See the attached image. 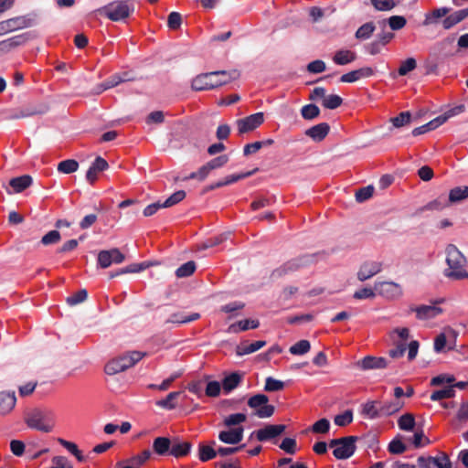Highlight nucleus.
Wrapping results in <instances>:
<instances>
[{
    "label": "nucleus",
    "instance_id": "nucleus-1",
    "mask_svg": "<svg viewBox=\"0 0 468 468\" xmlns=\"http://www.w3.org/2000/svg\"><path fill=\"white\" fill-rule=\"evenodd\" d=\"M239 76L238 70H218L201 73L192 80L191 88L196 91L213 90L236 80Z\"/></svg>",
    "mask_w": 468,
    "mask_h": 468
},
{
    "label": "nucleus",
    "instance_id": "nucleus-2",
    "mask_svg": "<svg viewBox=\"0 0 468 468\" xmlns=\"http://www.w3.org/2000/svg\"><path fill=\"white\" fill-rule=\"evenodd\" d=\"M135 6L131 0H114L99 8L97 12L113 22H125L132 14Z\"/></svg>",
    "mask_w": 468,
    "mask_h": 468
},
{
    "label": "nucleus",
    "instance_id": "nucleus-3",
    "mask_svg": "<svg viewBox=\"0 0 468 468\" xmlns=\"http://www.w3.org/2000/svg\"><path fill=\"white\" fill-rule=\"evenodd\" d=\"M446 262L448 269L444 271V275L452 280L468 279V271L463 267L466 259L455 245L450 244L446 248Z\"/></svg>",
    "mask_w": 468,
    "mask_h": 468
},
{
    "label": "nucleus",
    "instance_id": "nucleus-4",
    "mask_svg": "<svg viewBox=\"0 0 468 468\" xmlns=\"http://www.w3.org/2000/svg\"><path fill=\"white\" fill-rule=\"evenodd\" d=\"M26 424L41 432H51L56 424L55 414L51 410L35 409L25 417Z\"/></svg>",
    "mask_w": 468,
    "mask_h": 468
},
{
    "label": "nucleus",
    "instance_id": "nucleus-5",
    "mask_svg": "<svg viewBox=\"0 0 468 468\" xmlns=\"http://www.w3.org/2000/svg\"><path fill=\"white\" fill-rule=\"evenodd\" d=\"M315 261L314 255H304L296 259L290 260L279 268L272 271L271 278L272 280L280 279L292 272L297 271L302 268L309 266Z\"/></svg>",
    "mask_w": 468,
    "mask_h": 468
},
{
    "label": "nucleus",
    "instance_id": "nucleus-6",
    "mask_svg": "<svg viewBox=\"0 0 468 468\" xmlns=\"http://www.w3.org/2000/svg\"><path fill=\"white\" fill-rule=\"evenodd\" d=\"M464 111L463 105H459L454 108H452L445 112L443 114L439 115L438 117L434 118L433 120L430 121L429 122L420 126L416 127L412 130L411 133L413 136H419L420 134H424L430 131L435 130L444 122H446L451 117H453Z\"/></svg>",
    "mask_w": 468,
    "mask_h": 468
},
{
    "label": "nucleus",
    "instance_id": "nucleus-7",
    "mask_svg": "<svg viewBox=\"0 0 468 468\" xmlns=\"http://www.w3.org/2000/svg\"><path fill=\"white\" fill-rule=\"evenodd\" d=\"M268 402L269 398L265 394H256L248 399V406L254 410L255 416L266 419L271 417L275 411L274 406Z\"/></svg>",
    "mask_w": 468,
    "mask_h": 468
},
{
    "label": "nucleus",
    "instance_id": "nucleus-8",
    "mask_svg": "<svg viewBox=\"0 0 468 468\" xmlns=\"http://www.w3.org/2000/svg\"><path fill=\"white\" fill-rule=\"evenodd\" d=\"M34 19L29 16H15L0 22V36L32 27Z\"/></svg>",
    "mask_w": 468,
    "mask_h": 468
},
{
    "label": "nucleus",
    "instance_id": "nucleus-9",
    "mask_svg": "<svg viewBox=\"0 0 468 468\" xmlns=\"http://www.w3.org/2000/svg\"><path fill=\"white\" fill-rule=\"evenodd\" d=\"M358 441L356 436L342 437V442L333 450V455L337 460H346L354 455L356 450V442Z\"/></svg>",
    "mask_w": 468,
    "mask_h": 468
},
{
    "label": "nucleus",
    "instance_id": "nucleus-10",
    "mask_svg": "<svg viewBox=\"0 0 468 468\" xmlns=\"http://www.w3.org/2000/svg\"><path fill=\"white\" fill-rule=\"evenodd\" d=\"M264 122L263 112H256L245 118L237 120V127L239 133H246L254 131Z\"/></svg>",
    "mask_w": 468,
    "mask_h": 468
},
{
    "label": "nucleus",
    "instance_id": "nucleus-11",
    "mask_svg": "<svg viewBox=\"0 0 468 468\" xmlns=\"http://www.w3.org/2000/svg\"><path fill=\"white\" fill-rule=\"evenodd\" d=\"M374 290L378 294L388 299H394L402 295L401 286L394 282H375Z\"/></svg>",
    "mask_w": 468,
    "mask_h": 468
},
{
    "label": "nucleus",
    "instance_id": "nucleus-12",
    "mask_svg": "<svg viewBox=\"0 0 468 468\" xmlns=\"http://www.w3.org/2000/svg\"><path fill=\"white\" fill-rule=\"evenodd\" d=\"M286 426L283 424H268L264 428L252 431L259 441H266L280 436L284 432Z\"/></svg>",
    "mask_w": 468,
    "mask_h": 468
},
{
    "label": "nucleus",
    "instance_id": "nucleus-13",
    "mask_svg": "<svg viewBox=\"0 0 468 468\" xmlns=\"http://www.w3.org/2000/svg\"><path fill=\"white\" fill-rule=\"evenodd\" d=\"M124 259V255L118 249L101 250L98 254V264L105 269L110 267L112 263H122Z\"/></svg>",
    "mask_w": 468,
    "mask_h": 468
},
{
    "label": "nucleus",
    "instance_id": "nucleus-14",
    "mask_svg": "<svg viewBox=\"0 0 468 468\" xmlns=\"http://www.w3.org/2000/svg\"><path fill=\"white\" fill-rule=\"evenodd\" d=\"M382 262L380 261H365L360 266L357 271V279L360 282H365L382 271Z\"/></svg>",
    "mask_w": 468,
    "mask_h": 468
},
{
    "label": "nucleus",
    "instance_id": "nucleus-15",
    "mask_svg": "<svg viewBox=\"0 0 468 468\" xmlns=\"http://www.w3.org/2000/svg\"><path fill=\"white\" fill-rule=\"evenodd\" d=\"M244 429L241 426L230 428L228 431H221L218 433V440L226 444H238L243 439Z\"/></svg>",
    "mask_w": 468,
    "mask_h": 468
},
{
    "label": "nucleus",
    "instance_id": "nucleus-16",
    "mask_svg": "<svg viewBox=\"0 0 468 468\" xmlns=\"http://www.w3.org/2000/svg\"><path fill=\"white\" fill-rule=\"evenodd\" d=\"M108 167L109 165L107 161L101 156H97L86 173L87 181L91 185L94 184L98 178V175L108 169Z\"/></svg>",
    "mask_w": 468,
    "mask_h": 468
},
{
    "label": "nucleus",
    "instance_id": "nucleus-17",
    "mask_svg": "<svg viewBox=\"0 0 468 468\" xmlns=\"http://www.w3.org/2000/svg\"><path fill=\"white\" fill-rule=\"evenodd\" d=\"M330 126L327 122H320L305 130L304 134L314 142H322L329 133Z\"/></svg>",
    "mask_w": 468,
    "mask_h": 468
},
{
    "label": "nucleus",
    "instance_id": "nucleus-18",
    "mask_svg": "<svg viewBox=\"0 0 468 468\" xmlns=\"http://www.w3.org/2000/svg\"><path fill=\"white\" fill-rule=\"evenodd\" d=\"M410 311L415 312L417 318L420 320L431 319L442 313V309L435 305H420L411 307Z\"/></svg>",
    "mask_w": 468,
    "mask_h": 468
},
{
    "label": "nucleus",
    "instance_id": "nucleus-19",
    "mask_svg": "<svg viewBox=\"0 0 468 468\" xmlns=\"http://www.w3.org/2000/svg\"><path fill=\"white\" fill-rule=\"evenodd\" d=\"M191 449L192 443L190 441H182L178 438H174L170 448V455L175 458H182L188 455Z\"/></svg>",
    "mask_w": 468,
    "mask_h": 468
},
{
    "label": "nucleus",
    "instance_id": "nucleus-20",
    "mask_svg": "<svg viewBox=\"0 0 468 468\" xmlns=\"http://www.w3.org/2000/svg\"><path fill=\"white\" fill-rule=\"evenodd\" d=\"M357 365L360 368L364 370L380 369L387 367L388 361L384 357L367 356H365L363 359L359 360L357 362Z\"/></svg>",
    "mask_w": 468,
    "mask_h": 468
},
{
    "label": "nucleus",
    "instance_id": "nucleus-21",
    "mask_svg": "<svg viewBox=\"0 0 468 468\" xmlns=\"http://www.w3.org/2000/svg\"><path fill=\"white\" fill-rule=\"evenodd\" d=\"M16 398L15 392H0V414L6 415L15 408Z\"/></svg>",
    "mask_w": 468,
    "mask_h": 468
},
{
    "label": "nucleus",
    "instance_id": "nucleus-22",
    "mask_svg": "<svg viewBox=\"0 0 468 468\" xmlns=\"http://www.w3.org/2000/svg\"><path fill=\"white\" fill-rule=\"evenodd\" d=\"M217 442L215 441H209L208 444L200 442L198 444V458L201 462H208L218 455V449H215Z\"/></svg>",
    "mask_w": 468,
    "mask_h": 468
},
{
    "label": "nucleus",
    "instance_id": "nucleus-23",
    "mask_svg": "<svg viewBox=\"0 0 468 468\" xmlns=\"http://www.w3.org/2000/svg\"><path fill=\"white\" fill-rule=\"evenodd\" d=\"M468 17V7L453 12L442 20V27L448 30Z\"/></svg>",
    "mask_w": 468,
    "mask_h": 468
},
{
    "label": "nucleus",
    "instance_id": "nucleus-24",
    "mask_svg": "<svg viewBox=\"0 0 468 468\" xmlns=\"http://www.w3.org/2000/svg\"><path fill=\"white\" fill-rule=\"evenodd\" d=\"M266 346V341L259 340L255 341L253 343L249 344L247 341L241 342L239 346L236 347V355L239 356H242L245 355H249L251 353H254L263 346Z\"/></svg>",
    "mask_w": 468,
    "mask_h": 468
},
{
    "label": "nucleus",
    "instance_id": "nucleus-25",
    "mask_svg": "<svg viewBox=\"0 0 468 468\" xmlns=\"http://www.w3.org/2000/svg\"><path fill=\"white\" fill-rule=\"evenodd\" d=\"M33 183V178L29 175H23L21 176L10 179L9 186L13 188L14 193H21L28 188Z\"/></svg>",
    "mask_w": 468,
    "mask_h": 468
},
{
    "label": "nucleus",
    "instance_id": "nucleus-26",
    "mask_svg": "<svg viewBox=\"0 0 468 468\" xmlns=\"http://www.w3.org/2000/svg\"><path fill=\"white\" fill-rule=\"evenodd\" d=\"M146 356L145 352L140 351H128L119 356L122 365L126 366V370L133 367L136 363L142 360Z\"/></svg>",
    "mask_w": 468,
    "mask_h": 468
},
{
    "label": "nucleus",
    "instance_id": "nucleus-27",
    "mask_svg": "<svg viewBox=\"0 0 468 468\" xmlns=\"http://www.w3.org/2000/svg\"><path fill=\"white\" fill-rule=\"evenodd\" d=\"M172 440L167 437H157L153 441V451L154 453L164 456L170 454Z\"/></svg>",
    "mask_w": 468,
    "mask_h": 468
},
{
    "label": "nucleus",
    "instance_id": "nucleus-28",
    "mask_svg": "<svg viewBox=\"0 0 468 468\" xmlns=\"http://www.w3.org/2000/svg\"><path fill=\"white\" fill-rule=\"evenodd\" d=\"M200 318V314L198 313H192L190 314H185L184 313H176L170 315V317L165 321V324H187L194 322Z\"/></svg>",
    "mask_w": 468,
    "mask_h": 468
},
{
    "label": "nucleus",
    "instance_id": "nucleus-29",
    "mask_svg": "<svg viewBox=\"0 0 468 468\" xmlns=\"http://www.w3.org/2000/svg\"><path fill=\"white\" fill-rule=\"evenodd\" d=\"M356 59V53L348 49H339L333 57L334 63L341 66L352 63Z\"/></svg>",
    "mask_w": 468,
    "mask_h": 468
},
{
    "label": "nucleus",
    "instance_id": "nucleus-30",
    "mask_svg": "<svg viewBox=\"0 0 468 468\" xmlns=\"http://www.w3.org/2000/svg\"><path fill=\"white\" fill-rule=\"evenodd\" d=\"M260 325V322L258 320L253 319H245L239 321L238 323L232 324L229 325L228 332L229 333H239L240 331H246L249 329H256Z\"/></svg>",
    "mask_w": 468,
    "mask_h": 468
},
{
    "label": "nucleus",
    "instance_id": "nucleus-31",
    "mask_svg": "<svg viewBox=\"0 0 468 468\" xmlns=\"http://www.w3.org/2000/svg\"><path fill=\"white\" fill-rule=\"evenodd\" d=\"M449 7H441L433 9L431 13H427L425 15V18L423 20V26L435 25L438 23V20L443 16H446L450 12Z\"/></svg>",
    "mask_w": 468,
    "mask_h": 468
},
{
    "label": "nucleus",
    "instance_id": "nucleus-32",
    "mask_svg": "<svg viewBox=\"0 0 468 468\" xmlns=\"http://www.w3.org/2000/svg\"><path fill=\"white\" fill-rule=\"evenodd\" d=\"M180 396H181V392L180 391L170 392L165 397V399L157 400L155 402V405L160 407V408H162V409H165V410H172L176 408V406H177L176 400H177V399Z\"/></svg>",
    "mask_w": 468,
    "mask_h": 468
},
{
    "label": "nucleus",
    "instance_id": "nucleus-33",
    "mask_svg": "<svg viewBox=\"0 0 468 468\" xmlns=\"http://www.w3.org/2000/svg\"><path fill=\"white\" fill-rule=\"evenodd\" d=\"M403 406L404 402L400 399H394L392 401L385 402L380 405V413L382 417L390 416L400 410Z\"/></svg>",
    "mask_w": 468,
    "mask_h": 468
},
{
    "label": "nucleus",
    "instance_id": "nucleus-34",
    "mask_svg": "<svg viewBox=\"0 0 468 468\" xmlns=\"http://www.w3.org/2000/svg\"><path fill=\"white\" fill-rule=\"evenodd\" d=\"M241 375L238 372H233L229 376L225 377L222 380V388L226 393L235 389L241 382Z\"/></svg>",
    "mask_w": 468,
    "mask_h": 468
},
{
    "label": "nucleus",
    "instance_id": "nucleus-35",
    "mask_svg": "<svg viewBox=\"0 0 468 468\" xmlns=\"http://www.w3.org/2000/svg\"><path fill=\"white\" fill-rule=\"evenodd\" d=\"M468 197V186H456L450 190L449 204L461 202Z\"/></svg>",
    "mask_w": 468,
    "mask_h": 468
},
{
    "label": "nucleus",
    "instance_id": "nucleus-36",
    "mask_svg": "<svg viewBox=\"0 0 468 468\" xmlns=\"http://www.w3.org/2000/svg\"><path fill=\"white\" fill-rule=\"evenodd\" d=\"M362 414L369 419H377L382 417L380 413V405L377 401H367L363 405Z\"/></svg>",
    "mask_w": 468,
    "mask_h": 468
},
{
    "label": "nucleus",
    "instance_id": "nucleus-37",
    "mask_svg": "<svg viewBox=\"0 0 468 468\" xmlns=\"http://www.w3.org/2000/svg\"><path fill=\"white\" fill-rule=\"evenodd\" d=\"M130 79L128 78V73L123 72L122 74H114L109 77L102 84V90H106L108 89L113 88L119 85L122 82L128 81Z\"/></svg>",
    "mask_w": 468,
    "mask_h": 468
},
{
    "label": "nucleus",
    "instance_id": "nucleus-38",
    "mask_svg": "<svg viewBox=\"0 0 468 468\" xmlns=\"http://www.w3.org/2000/svg\"><path fill=\"white\" fill-rule=\"evenodd\" d=\"M126 370V366L122 365L119 356L109 361L104 367L107 375H115Z\"/></svg>",
    "mask_w": 468,
    "mask_h": 468
},
{
    "label": "nucleus",
    "instance_id": "nucleus-39",
    "mask_svg": "<svg viewBox=\"0 0 468 468\" xmlns=\"http://www.w3.org/2000/svg\"><path fill=\"white\" fill-rule=\"evenodd\" d=\"M197 269L196 262L193 261H189L180 267H178L176 271V276L177 278H186L191 276Z\"/></svg>",
    "mask_w": 468,
    "mask_h": 468
},
{
    "label": "nucleus",
    "instance_id": "nucleus-40",
    "mask_svg": "<svg viewBox=\"0 0 468 468\" xmlns=\"http://www.w3.org/2000/svg\"><path fill=\"white\" fill-rule=\"evenodd\" d=\"M375 29L376 27L373 22L365 23L356 30L355 37L361 40L368 39L372 36Z\"/></svg>",
    "mask_w": 468,
    "mask_h": 468
},
{
    "label": "nucleus",
    "instance_id": "nucleus-41",
    "mask_svg": "<svg viewBox=\"0 0 468 468\" xmlns=\"http://www.w3.org/2000/svg\"><path fill=\"white\" fill-rule=\"evenodd\" d=\"M320 114V109L315 104H306L301 109V115L304 120H314L317 118Z\"/></svg>",
    "mask_w": 468,
    "mask_h": 468
},
{
    "label": "nucleus",
    "instance_id": "nucleus-42",
    "mask_svg": "<svg viewBox=\"0 0 468 468\" xmlns=\"http://www.w3.org/2000/svg\"><path fill=\"white\" fill-rule=\"evenodd\" d=\"M455 396V390L453 387L448 386L442 389L435 390L431 395V399L432 401H439L444 399H451Z\"/></svg>",
    "mask_w": 468,
    "mask_h": 468
},
{
    "label": "nucleus",
    "instance_id": "nucleus-43",
    "mask_svg": "<svg viewBox=\"0 0 468 468\" xmlns=\"http://www.w3.org/2000/svg\"><path fill=\"white\" fill-rule=\"evenodd\" d=\"M79 163L74 159H67L58 163V171L63 174H71L78 170Z\"/></svg>",
    "mask_w": 468,
    "mask_h": 468
},
{
    "label": "nucleus",
    "instance_id": "nucleus-44",
    "mask_svg": "<svg viewBox=\"0 0 468 468\" xmlns=\"http://www.w3.org/2000/svg\"><path fill=\"white\" fill-rule=\"evenodd\" d=\"M398 425L402 431H412L415 426L414 416L410 413H406L399 417L398 420Z\"/></svg>",
    "mask_w": 468,
    "mask_h": 468
},
{
    "label": "nucleus",
    "instance_id": "nucleus-45",
    "mask_svg": "<svg viewBox=\"0 0 468 468\" xmlns=\"http://www.w3.org/2000/svg\"><path fill=\"white\" fill-rule=\"evenodd\" d=\"M47 111H48V108L46 106H40L39 108L27 107V108L21 110L13 118L19 119V118L30 117V116L37 115V114H43Z\"/></svg>",
    "mask_w": 468,
    "mask_h": 468
},
{
    "label": "nucleus",
    "instance_id": "nucleus-46",
    "mask_svg": "<svg viewBox=\"0 0 468 468\" xmlns=\"http://www.w3.org/2000/svg\"><path fill=\"white\" fill-rule=\"evenodd\" d=\"M411 121V113L410 112H402L398 116L390 119L393 127L400 128L410 124Z\"/></svg>",
    "mask_w": 468,
    "mask_h": 468
},
{
    "label": "nucleus",
    "instance_id": "nucleus-47",
    "mask_svg": "<svg viewBox=\"0 0 468 468\" xmlns=\"http://www.w3.org/2000/svg\"><path fill=\"white\" fill-rule=\"evenodd\" d=\"M311 349V345L308 340H300L293 346H292L289 349L292 355H304L309 352Z\"/></svg>",
    "mask_w": 468,
    "mask_h": 468
},
{
    "label": "nucleus",
    "instance_id": "nucleus-48",
    "mask_svg": "<svg viewBox=\"0 0 468 468\" xmlns=\"http://www.w3.org/2000/svg\"><path fill=\"white\" fill-rule=\"evenodd\" d=\"M343 103V99L335 94H331L328 96H325L324 100L322 101V105L325 109L329 110H335L338 107H340Z\"/></svg>",
    "mask_w": 468,
    "mask_h": 468
},
{
    "label": "nucleus",
    "instance_id": "nucleus-49",
    "mask_svg": "<svg viewBox=\"0 0 468 468\" xmlns=\"http://www.w3.org/2000/svg\"><path fill=\"white\" fill-rule=\"evenodd\" d=\"M88 298V292L86 289H81L72 295L69 296L66 300L67 303L70 306L77 305L85 302Z\"/></svg>",
    "mask_w": 468,
    "mask_h": 468
},
{
    "label": "nucleus",
    "instance_id": "nucleus-50",
    "mask_svg": "<svg viewBox=\"0 0 468 468\" xmlns=\"http://www.w3.org/2000/svg\"><path fill=\"white\" fill-rule=\"evenodd\" d=\"M247 416L244 413H234L225 418L223 423L226 427L231 428L232 426L239 425L246 421Z\"/></svg>",
    "mask_w": 468,
    "mask_h": 468
},
{
    "label": "nucleus",
    "instance_id": "nucleus-51",
    "mask_svg": "<svg viewBox=\"0 0 468 468\" xmlns=\"http://www.w3.org/2000/svg\"><path fill=\"white\" fill-rule=\"evenodd\" d=\"M211 172V169L207 165V164H205L202 165L197 171L191 173L189 176H186L183 180H189V179H197L198 181H204L209 173Z\"/></svg>",
    "mask_w": 468,
    "mask_h": 468
},
{
    "label": "nucleus",
    "instance_id": "nucleus-52",
    "mask_svg": "<svg viewBox=\"0 0 468 468\" xmlns=\"http://www.w3.org/2000/svg\"><path fill=\"white\" fill-rule=\"evenodd\" d=\"M432 465L437 468H452V462L445 452H441L440 457L431 456Z\"/></svg>",
    "mask_w": 468,
    "mask_h": 468
},
{
    "label": "nucleus",
    "instance_id": "nucleus-53",
    "mask_svg": "<svg viewBox=\"0 0 468 468\" xmlns=\"http://www.w3.org/2000/svg\"><path fill=\"white\" fill-rule=\"evenodd\" d=\"M417 67L416 59L413 58H409L406 60L402 61L398 73L399 76H406L409 72L414 70Z\"/></svg>",
    "mask_w": 468,
    "mask_h": 468
},
{
    "label": "nucleus",
    "instance_id": "nucleus-54",
    "mask_svg": "<svg viewBox=\"0 0 468 468\" xmlns=\"http://www.w3.org/2000/svg\"><path fill=\"white\" fill-rule=\"evenodd\" d=\"M284 382L275 379L272 377H268L265 380L264 390L267 392H274L283 389Z\"/></svg>",
    "mask_w": 468,
    "mask_h": 468
},
{
    "label": "nucleus",
    "instance_id": "nucleus-55",
    "mask_svg": "<svg viewBox=\"0 0 468 468\" xmlns=\"http://www.w3.org/2000/svg\"><path fill=\"white\" fill-rule=\"evenodd\" d=\"M370 3L378 11H389L396 6L394 0H370Z\"/></svg>",
    "mask_w": 468,
    "mask_h": 468
},
{
    "label": "nucleus",
    "instance_id": "nucleus-56",
    "mask_svg": "<svg viewBox=\"0 0 468 468\" xmlns=\"http://www.w3.org/2000/svg\"><path fill=\"white\" fill-rule=\"evenodd\" d=\"M186 197V192L184 190H178L171 195L165 202H162L163 207H170L176 205Z\"/></svg>",
    "mask_w": 468,
    "mask_h": 468
},
{
    "label": "nucleus",
    "instance_id": "nucleus-57",
    "mask_svg": "<svg viewBox=\"0 0 468 468\" xmlns=\"http://www.w3.org/2000/svg\"><path fill=\"white\" fill-rule=\"evenodd\" d=\"M335 425L345 427L353 421V412L350 410H346L342 414H338L334 420Z\"/></svg>",
    "mask_w": 468,
    "mask_h": 468
},
{
    "label": "nucleus",
    "instance_id": "nucleus-58",
    "mask_svg": "<svg viewBox=\"0 0 468 468\" xmlns=\"http://www.w3.org/2000/svg\"><path fill=\"white\" fill-rule=\"evenodd\" d=\"M32 37H33V35L30 32H26V33L9 37V40H10V43L14 49L19 46L25 45Z\"/></svg>",
    "mask_w": 468,
    "mask_h": 468
},
{
    "label": "nucleus",
    "instance_id": "nucleus-59",
    "mask_svg": "<svg viewBox=\"0 0 468 468\" xmlns=\"http://www.w3.org/2000/svg\"><path fill=\"white\" fill-rule=\"evenodd\" d=\"M388 450L392 454H401L407 450V446L399 438H395L389 442Z\"/></svg>",
    "mask_w": 468,
    "mask_h": 468
},
{
    "label": "nucleus",
    "instance_id": "nucleus-60",
    "mask_svg": "<svg viewBox=\"0 0 468 468\" xmlns=\"http://www.w3.org/2000/svg\"><path fill=\"white\" fill-rule=\"evenodd\" d=\"M151 457L150 450H144L140 454L135 455L127 461L140 468Z\"/></svg>",
    "mask_w": 468,
    "mask_h": 468
},
{
    "label": "nucleus",
    "instance_id": "nucleus-61",
    "mask_svg": "<svg viewBox=\"0 0 468 468\" xmlns=\"http://www.w3.org/2000/svg\"><path fill=\"white\" fill-rule=\"evenodd\" d=\"M373 193H374V187L372 186L361 187L356 192V195H355L356 200L360 203L364 202V201L367 200L368 198H370L372 197Z\"/></svg>",
    "mask_w": 468,
    "mask_h": 468
},
{
    "label": "nucleus",
    "instance_id": "nucleus-62",
    "mask_svg": "<svg viewBox=\"0 0 468 468\" xmlns=\"http://www.w3.org/2000/svg\"><path fill=\"white\" fill-rule=\"evenodd\" d=\"M61 239L60 233L58 230H50L45 234L41 239V243L45 246L56 244Z\"/></svg>",
    "mask_w": 468,
    "mask_h": 468
},
{
    "label": "nucleus",
    "instance_id": "nucleus-63",
    "mask_svg": "<svg viewBox=\"0 0 468 468\" xmlns=\"http://www.w3.org/2000/svg\"><path fill=\"white\" fill-rule=\"evenodd\" d=\"M182 16L178 12H171L167 17V26L172 30H176L181 27Z\"/></svg>",
    "mask_w": 468,
    "mask_h": 468
},
{
    "label": "nucleus",
    "instance_id": "nucleus-64",
    "mask_svg": "<svg viewBox=\"0 0 468 468\" xmlns=\"http://www.w3.org/2000/svg\"><path fill=\"white\" fill-rule=\"evenodd\" d=\"M388 22L392 30H399L407 24L406 18L402 16H392L388 18Z\"/></svg>",
    "mask_w": 468,
    "mask_h": 468
}]
</instances>
